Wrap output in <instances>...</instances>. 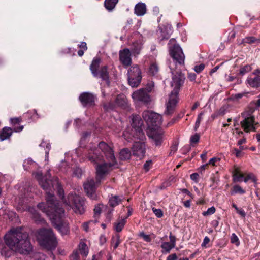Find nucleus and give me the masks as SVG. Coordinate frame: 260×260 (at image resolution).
<instances>
[{"label": "nucleus", "instance_id": "51", "mask_svg": "<svg viewBox=\"0 0 260 260\" xmlns=\"http://www.w3.org/2000/svg\"><path fill=\"white\" fill-rule=\"evenodd\" d=\"M139 236L142 238L144 240L147 242H150L151 241V238L150 235H146L144 232H141L139 234Z\"/></svg>", "mask_w": 260, "mask_h": 260}, {"label": "nucleus", "instance_id": "39", "mask_svg": "<svg viewBox=\"0 0 260 260\" xmlns=\"http://www.w3.org/2000/svg\"><path fill=\"white\" fill-rule=\"evenodd\" d=\"M161 247L162 249L165 250L167 253H169L170 250L174 248L175 247L174 246L173 244H171L168 242H164L162 243Z\"/></svg>", "mask_w": 260, "mask_h": 260}, {"label": "nucleus", "instance_id": "10", "mask_svg": "<svg viewBox=\"0 0 260 260\" xmlns=\"http://www.w3.org/2000/svg\"><path fill=\"white\" fill-rule=\"evenodd\" d=\"M169 53L175 63L179 65L184 64L185 55L182 48L178 44H175L169 47Z\"/></svg>", "mask_w": 260, "mask_h": 260}, {"label": "nucleus", "instance_id": "13", "mask_svg": "<svg viewBox=\"0 0 260 260\" xmlns=\"http://www.w3.org/2000/svg\"><path fill=\"white\" fill-rule=\"evenodd\" d=\"M96 96L88 92L81 93L79 96V100L84 107H91L95 105Z\"/></svg>", "mask_w": 260, "mask_h": 260}, {"label": "nucleus", "instance_id": "38", "mask_svg": "<svg viewBox=\"0 0 260 260\" xmlns=\"http://www.w3.org/2000/svg\"><path fill=\"white\" fill-rule=\"evenodd\" d=\"M80 253L81 254L86 257L88 254V249L85 243H81L80 245Z\"/></svg>", "mask_w": 260, "mask_h": 260}, {"label": "nucleus", "instance_id": "35", "mask_svg": "<svg viewBox=\"0 0 260 260\" xmlns=\"http://www.w3.org/2000/svg\"><path fill=\"white\" fill-rule=\"evenodd\" d=\"M118 0H105L104 6L108 11H112L118 3Z\"/></svg>", "mask_w": 260, "mask_h": 260}, {"label": "nucleus", "instance_id": "42", "mask_svg": "<svg viewBox=\"0 0 260 260\" xmlns=\"http://www.w3.org/2000/svg\"><path fill=\"white\" fill-rule=\"evenodd\" d=\"M245 42L248 44H251L253 43H260V39H257L255 37L250 36L247 37L245 38Z\"/></svg>", "mask_w": 260, "mask_h": 260}, {"label": "nucleus", "instance_id": "54", "mask_svg": "<svg viewBox=\"0 0 260 260\" xmlns=\"http://www.w3.org/2000/svg\"><path fill=\"white\" fill-rule=\"evenodd\" d=\"M190 179L196 183L199 182V174L198 173H192L190 175Z\"/></svg>", "mask_w": 260, "mask_h": 260}, {"label": "nucleus", "instance_id": "1", "mask_svg": "<svg viewBox=\"0 0 260 260\" xmlns=\"http://www.w3.org/2000/svg\"><path fill=\"white\" fill-rule=\"evenodd\" d=\"M37 207L45 213L49 218L52 225L62 235L70 233V226L68 222L63 219L64 210L59 203L54 201V197L48 196L47 204L43 202L38 204Z\"/></svg>", "mask_w": 260, "mask_h": 260}, {"label": "nucleus", "instance_id": "19", "mask_svg": "<svg viewBox=\"0 0 260 260\" xmlns=\"http://www.w3.org/2000/svg\"><path fill=\"white\" fill-rule=\"evenodd\" d=\"M129 135V138L134 142H143L145 139L144 133L141 127L132 128Z\"/></svg>", "mask_w": 260, "mask_h": 260}, {"label": "nucleus", "instance_id": "58", "mask_svg": "<svg viewBox=\"0 0 260 260\" xmlns=\"http://www.w3.org/2000/svg\"><path fill=\"white\" fill-rule=\"evenodd\" d=\"M220 160V158L217 157H213L211 159H210L208 162V165H211L212 166H215V163L219 161Z\"/></svg>", "mask_w": 260, "mask_h": 260}, {"label": "nucleus", "instance_id": "6", "mask_svg": "<svg viewBox=\"0 0 260 260\" xmlns=\"http://www.w3.org/2000/svg\"><path fill=\"white\" fill-rule=\"evenodd\" d=\"M64 203L70 206L77 214L82 215L86 211L85 199L76 194L70 193Z\"/></svg>", "mask_w": 260, "mask_h": 260}, {"label": "nucleus", "instance_id": "14", "mask_svg": "<svg viewBox=\"0 0 260 260\" xmlns=\"http://www.w3.org/2000/svg\"><path fill=\"white\" fill-rule=\"evenodd\" d=\"M253 111L250 110L242 113V117L244 119L241 121V125L246 133H249V127L254 124L255 117L252 115Z\"/></svg>", "mask_w": 260, "mask_h": 260}, {"label": "nucleus", "instance_id": "56", "mask_svg": "<svg viewBox=\"0 0 260 260\" xmlns=\"http://www.w3.org/2000/svg\"><path fill=\"white\" fill-rule=\"evenodd\" d=\"M152 165L151 160L146 161L143 166V168L146 172H148L150 169V166Z\"/></svg>", "mask_w": 260, "mask_h": 260}, {"label": "nucleus", "instance_id": "26", "mask_svg": "<svg viewBox=\"0 0 260 260\" xmlns=\"http://www.w3.org/2000/svg\"><path fill=\"white\" fill-rule=\"evenodd\" d=\"M98 77L101 78L102 80L107 82L109 81V76L107 66L101 67L100 70L98 71Z\"/></svg>", "mask_w": 260, "mask_h": 260}, {"label": "nucleus", "instance_id": "61", "mask_svg": "<svg viewBox=\"0 0 260 260\" xmlns=\"http://www.w3.org/2000/svg\"><path fill=\"white\" fill-rule=\"evenodd\" d=\"M169 239H170V243L171 244H173L174 246H175V242H176V237L175 236L173 235L171 233H170L169 235Z\"/></svg>", "mask_w": 260, "mask_h": 260}, {"label": "nucleus", "instance_id": "55", "mask_svg": "<svg viewBox=\"0 0 260 260\" xmlns=\"http://www.w3.org/2000/svg\"><path fill=\"white\" fill-rule=\"evenodd\" d=\"M232 153L235 154L236 157H240L242 155V152L238 148H234L232 150Z\"/></svg>", "mask_w": 260, "mask_h": 260}, {"label": "nucleus", "instance_id": "62", "mask_svg": "<svg viewBox=\"0 0 260 260\" xmlns=\"http://www.w3.org/2000/svg\"><path fill=\"white\" fill-rule=\"evenodd\" d=\"M33 218L36 221H41L42 218L40 215L36 211L33 213Z\"/></svg>", "mask_w": 260, "mask_h": 260}, {"label": "nucleus", "instance_id": "49", "mask_svg": "<svg viewBox=\"0 0 260 260\" xmlns=\"http://www.w3.org/2000/svg\"><path fill=\"white\" fill-rule=\"evenodd\" d=\"M58 184V194L59 198L64 202L65 199H67L64 198V190L59 185V183H57Z\"/></svg>", "mask_w": 260, "mask_h": 260}, {"label": "nucleus", "instance_id": "22", "mask_svg": "<svg viewBox=\"0 0 260 260\" xmlns=\"http://www.w3.org/2000/svg\"><path fill=\"white\" fill-rule=\"evenodd\" d=\"M149 138H151L154 144L156 146H160L163 141V133L158 131H152L149 135Z\"/></svg>", "mask_w": 260, "mask_h": 260}, {"label": "nucleus", "instance_id": "29", "mask_svg": "<svg viewBox=\"0 0 260 260\" xmlns=\"http://www.w3.org/2000/svg\"><path fill=\"white\" fill-rule=\"evenodd\" d=\"M12 133L13 131L11 128L8 127H4L0 133V140L3 141L9 138Z\"/></svg>", "mask_w": 260, "mask_h": 260}, {"label": "nucleus", "instance_id": "36", "mask_svg": "<svg viewBox=\"0 0 260 260\" xmlns=\"http://www.w3.org/2000/svg\"><path fill=\"white\" fill-rule=\"evenodd\" d=\"M103 108L105 112H110L114 109L115 105L112 102H103L102 104Z\"/></svg>", "mask_w": 260, "mask_h": 260}, {"label": "nucleus", "instance_id": "48", "mask_svg": "<svg viewBox=\"0 0 260 260\" xmlns=\"http://www.w3.org/2000/svg\"><path fill=\"white\" fill-rule=\"evenodd\" d=\"M216 211V209L214 206L209 208L206 211L204 212L202 214L203 216H206L214 214Z\"/></svg>", "mask_w": 260, "mask_h": 260}, {"label": "nucleus", "instance_id": "32", "mask_svg": "<svg viewBox=\"0 0 260 260\" xmlns=\"http://www.w3.org/2000/svg\"><path fill=\"white\" fill-rule=\"evenodd\" d=\"M121 202V199L118 196H112L110 198L108 202L109 206L112 208H114L118 206Z\"/></svg>", "mask_w": 260, "mask_h": 260}, {"label": "nucleus", "instance_id": "43", "mask_svg": "<svg viewBox=\"0 0 260 260\" xmlns=\"http://www.w3.org/2000/svg\"><path fill=\"white\" fill-rule=\"evenodd\" d=\"M251 70V68L249 65H245L241 67L239 70V75L243 76L246 73L250 72Z\"/></svg>", "mask_w": 260, "mask_h": 260}, {"label": "nucleus", "instance_id": "16", "mask_svg": "<svg viewBox=\"0 0 260 260\" xmlns=\"http://www.w3.org/2000/svg\"><path fill=\"white\" fill-rule=\"evenodd\" d=\"M133 155L141 159L146 153L145 144L143 142H135L133 147Z\"/></svg>", "mask_w": 260, "mask_h": 260}, {"label": "nucleus", "instance_id": "40", "mask_svg": "<svg viewBox=\"0 0 260 260\" xmlns=\"http://www.w3.org/2000/svg\"><path fill=\"white\" fill-rule=\"evenodd\" d=\"M183 115L184 113H183L178 114V115L175 117L173 118L169 122H168L167 126H170L172 125L176 122L178 121L180 119H181L183 117Z\"/></svg>", "mask_w": 260, "mask_h": 260}, {"label": "nucleus", "instance_id": "20", "mask_svg": "<svg viewBox=\"0 0 260 260\" xmlns=\"http://www.w3.org/2000/svg\"><path fill=\"white\" fill-rule=\"evenodd\" d=\"M39 184L41 185V187L45 190L48 191V192H46L47 196H46V200H47V198L48 197V196L51 195L54 197V201L55 202H56L57 203H59V202L55 199V197L54 195L52 194L51 193H50V191L51 190L52 188L53 187V181L52 180L47 179L46 177H45L43 180H41V181L39 183ZM45 204H47L46 203H44Z\"/></svg>", "mask_w": 260, "mask_h": 260}, {"label": "nucleus", "instance_id": "25", "mask_svg": "<svg viewBox=\"0 0 260 260\" xmlns=\"http://www.w3.org/2000/svg\"><path fill=\"white\" fill-rule=\"evenodd\" d=\"M147 12V7L145 3L139 2L137 3L134 8V13L138 16L144 15Z\"/></svg>", "mask_w": 260, "mask_h": 260}, {"label": "nucleus", "instance_id": "34", "mask_svg": "<svg viewBox=\"0 0 260 260\" xmlns=\"http://www.w3.org/2000/svg\"><path fill=\"white\" fill-rule=\"evenodd\" d=\"M131 155V152L128 148H124L119 152V158L121 160L129 159Z\"/></svg>", "mask_w": 260, "mask_h": 260}, {"label": "nucleus", "instance_id": "17", "mask_svg": "<svg viewBox=\"0 0 260 260\" xmlns=\"http://www.w3.org/2000/svg\"><path fill=\"white\" fill-rule=\"evenodd\" d=\"M84 188L87 195L92 200H96L98 196L96 193V187L93 180H90L84 184Z\"/></svg>", "mask_w": 260, "mask_h": 260}, {"label": "nucleus", "instance_id": "63", "mask_svg": "<svg viewBox=\"0 0 260 260\" xmlns=\"http://www.w3.org/2000/svg\"><path fill=\"white\" fill-rule=\"evenodd\" d=\"M210 241V240L209 238L207 236H206L204 238V239L203 240V242L201 244L202 247H207L206 245L209 243Z\"/></svg>", "mask_w": 260, "mask_h": 260}, {"label": "nucleus", "instance_id": "60", "mask_svg": "<svg viewBox=\"0 0 260 260\" xmlns=\"http://www.w3.org/2000/svg\"><path fill=\"white\" fill-rule=\"evenodd\" d=\"M74 174L78 178H80L82 176V170L80 168H76L74 171Z\"/></svg>", "mask_w": 260, "mask_h": 260}, {"label": "nucleus", "instance_id": "4", "mask_svg": "<svg viewBox=\"0 0 260 260\" xmlns=\"http://www.w3.org/2000/svg\"><path fill=\"white\" fill-rule=\"evenodd\" d=\"M37 240L42 249L49 251L55 250L58 244L57 238L50 228L40 229L38 233Z\"/></svg>", "mask_w": 260, "mask_h": 260}, {"label": "nucleus", "instance_id": "8", "mask_svg": "<svg viewBox=\"0 0 260 260\" xmlns=\"http://www.w3.org/2000/svg\"><path fill=\"white\" fill-rule=\"evenodd\" d=\"M127 80L128 84L132 87H137L140 84L142 79V71L138 65L131 66L127 73Z\"/></svg>", "mask_w": 260, "mask_h": 260}, {"label": "nucleus", "instance_id": "21", "mask_svg": "<svg viewBox=\"0 0 260 260\" xmlns=\"http://www.w3.org/2000/svg\"><path fill=\"white\" fill-rule=\"evenodd\" d=\"M246 82L251 88L257 89L260 87V77L252 73L247 77Z\"/></svg>", "mask_w": 260, "mask_h": 260}, {"label": "nucleus", "instance_id": "33", "mask_svg": "<svg viewBox=\"0 0 260 260\" xmlns=\"http://www.w3.org/2000/svg\"><path fill=\"white\" fill-rule=\"evenodd\" d=\"M126 222L125 219L118 220L116 222L114 223V229L118 233L120 232L126 224Z\"/></svg>", "mask_w": 260, "mask_h": 260}, {"label": "nucleus", "instance_id": "27", "mask_svg": "<svg viewBox=\"0 0 260 260\" xmlns=\"http://www.w3.org/2000/svg\"><path fill=\"white\" fill-rule=\"evenodd\" d=\"M23 167L25 170L31 171L37 167V164L32 159L28 158L24 161Z\"/></svg>", "mask_w": 260, "mask_h": 260}, {"label": "nucleus", "instance_id": "45", "mask_svg": "<svg viewBox=\"0 0 260 260\" xmlns=\"http://www.w3.org/2000/svg\"><path fill=\"white\" fill-rule=\"evenodd\" d=\"M204 115V112H201L198 116L197 119L196 120L195 125L194 127V131H197L198 128L199 127L201 121L202 119V116Z\"/></svg>", "mask_w": 260, "mask_h": 260}, {"label": "nucleus", "instance_id": "2", "mask_svg": "<svg viewBox=\"0 0 260 260\" xmlns=\"http://www.w3.org/2000/svg\"><path fill=\"white\" fill-rule=\"evenodd\" d=\"M100 147L103 150V154L108 161L96 164V175L100 179H102L108 173L110 168L117 165V162L113 148L110 146L105 142L101 141Z\"/></svg>", "mask_w": 260, "mask_h": 260}, {"label": "nucleus", "instance_id": "7", "mask_svg": "<svg viewBox=\"0 0 260 260\" xmlns=\"http://www.w3.org/2000/svg\"><path fill=\"white\" fill-rule=\"evenodd\" d=\"M169 68L172 73L171 85L174 87V92L178 93L180 87L183 85L185 79V75L180 69H177L174 63H170Z\"/></svg>", "mask_w": 260, "mask_h": 260}, {"label": "nucleus", "instance_id": "53", "mask_svg": "<svg viewBox=\"0 0 260 260\" xmlns=\"http://www.w3.org/2000/svg\"><path fill=\"white\" fill-rule=\"evenodd\" d=\"M205 67V66L204 63H201L199 65L195 66L194 70L196 73H200L204 69Z\"/></svg>", "mask_w": 260, "mask_h": 260}, {"label": "nucleus", "instance_id": "30", "mask_svg": "<svg viewBox=\"0 0 260 260\" xmlns=\"http://www.w3.org/2000/svg\"><path fill=\"white\" fill-rule=\"evenodd\" d=\"M230 193L231 195L240 194L242 195L246 193V190L240 185L235 184L231 188Z\"/></svg>", "mask_w": 260, "mask_h": 260}, {"label": "nucleus", "instance_id": "52", "mask_svg": "<svg viewBox=\"0 0 260 260\" xmlns=\"http://www.w3.org/2000/svg\"><path fill=\"white\" fill-rule=\"evenodd\" d=\"M34 175H35V178L38 181L39 183H40L41 180H43L45 178V177L43 176L42 173L40 171L34 173Z\"/></svg>", "mask_w": 260, "mask_h": 260}, {"label": "nucleus", "instance_id": "31", "mask_svg": "<svg viewBox=\"0 0 260 260\" xmlns=\"http://www.w3.org/2000/svg\"><path fill=\"white\" fill-rule=\"evenodd\" d=\"M115 104L122 108H125L127 105L126 99L123 95H118L115 99Z\"/></svg>", "mask_w": 260, "mask_h": 260}, {"label": "nucleus", "instance_id": "59", "mask_svg": "<svg viewBox=\"0 0 260 260\" xmlns=\"http://www.w3.org/2000/svg\"><path fill=\"white\" fill-rule=\"evenodd\" d=\"M190 146L188 145H185L181 149L183 154H187L190 150Z\"/></svg>", "mask_w": 260, "mask_h": 260}, {"label": "nucleus", "instance_id": "15", "mask_svg": "<svg viewBox=\"0 0 260 260\" xmlns=\"http://www.w3.org/2000/svg\"><path fill=\"white\" fill-rule=\"evenodd\" d=\"M178 93H174L173 90L170 95L169 101L167 104L166 110L165 112L167 115H171L174 111L176 104L178 102L177 95Z\"/></svg>", "mask_w": 260, "mask_h": 260}, {"label": "nucleus", "instance_id": "41", "mask_svg": "<svg viewBox=\"0 0 260 260\" xmlns=\"http://www.w3.org/2000/svg\"><path fill=\"white\" fill-rule=\"evenodd\" d=\"M120 243V236L117 234L116 238L113 237L111 239V245L113 246L114 249H116L119 246Z\"/></svg>", "mask_w": 260, "mask_h": 260}, {"label": "nucleus", "instance_id": "37", "mask_svg": "<svg viewBox=\"0 0 260 260\" xmlns=\"http://www.w3.org/2000/svg\"><path fill=\"white\" fill-rule=\"evenodd\" d=\"M159 71V67L156 63H152L149 67L148 73L152 76H156Z\"/></svg>", "mask_w": 260, "mask_h": 260}, {"label": "nucleus", "instance_id": "46", "mask_svg": "<svg viewBox=\"0 0 260 260\" xmlns=\"http://www.w3.org/2000/svg\"><path fill=\"white\" fill-rule=\"evenodd\" d=\"M141 50V46L139 44H136L133 45V47L132 49V52L135 55H138L139 54H140Z\"/></svg>", "mask_w": 260, "mask_h": 260}, {"label": "nucleus", "instance_id": "24", "mask_svg": "<svg viewBox=\"0 0 260 260\" xmlns=\"http://www.w3.org/2000/svg\"><path fill=\"white\" fill-rule=\"evenodd\" d=\"M244 175L241 171L239 168L236 166L234 167V170L232 171V181L234 183L241 182L244 178Z\"/></svg>", "mask_w": 260, "mask_h": 260}, {"label": "nucleus", "instance_id": "28", "mask_svg": "<svg viewBox=\"0 0 260 260\" xmlns=\"http://www.w3.org/2000/svg\"><path fill=\"white\" fill-rule=\"evenodd\" d=\"M143 121L140 116L138 115H133L132 118V128H137V127H141L143 125Z\"/></svg>", "mask_w": 260, "mask_h": 260}, {"label": "nucleus", "instance_id": "23", "mask_svg": "<svg viewBox=\"0 0 260 260\" xmlns=\"http://www.w3.org/2000/svg\"><path fill=\"white\" fill-rule=\"evenodd\" d=\"M101 62V59L100 57H95L93 58L91 64L90 65V70L92 75L97 78L98 77V70Z\"/></svg>", "mask_w": 260, "mask_h": 260}, {"label": "nucleus", "instance_id": "18", "mask_svg": "<svg viewBox=\"0 0 260 260\" xmlns=\"http://www.w3.org/2000/svg\"><path fill=\"white\" fill-rule=\"evenodd\" d=\"M119 60L123 66L127 67L132 63L131 53L128 48H124L119 51Z\"/></svg>", "mask_w": 260, "mask_h": 260}, {"label": "nucleus", "instance_id": "50", "mask_svg": "<svg viewBox=\"0 0 260 260\" xmlns=\"http://www.w3.org/2000/svg\"><path fill=\"white\" fill-rule=\"evenodd\" d=\"M152 211L157 217L161 218L163 216V211L161 209L153 207L152 208Z\"/></svg>", "mask_w": 260, "mask_h": 260}, {"label": "nucleus", "instance_id": "5", "mask_svg": "<svg viewBox=\"0 0 260 260\" xmlns=\"http://www.w3.org/2000/svg\"><path fill=\"white\" fill-rule=\"evenodd\" d=\"M33 247L27 232H22L21 227H17V253L28 255L32 251Z\"/></svg>", "mask_w": 260, "mask_h": 260}, {"label": "nucleus", "instance_id": "11", "mask_svg": "<svg viewBox=\"0 0 260 260\" xmlns=\"http://www.w3.org/2000/svg\"><path fill=\"white\" fill-rule=\"evenodd\" d=\"M142 116L144 120L149 126H158L162 122V117L160 115L151 111H145Z\"/></svg>", "mask_w": 260, "mask_h": 260}, {"label": "nucleus", "instance_id": "57", "mask_svg": "<svg viewBox=\"0 0 260 260\" xmlns=\"http://www.w3.org/2000/svg\"><path fill=\"white\" fill-rule=\"evenodd\" d=\"M178 149V144H173L170 148V155L172 154H174Z\"/></svg>", "mask_w": 260, "mask_h": 260}, {"label": "nucleus", "instance_id": "64", "mask_svg": "<svg viewBox=\"0 0 260 260\" xmlns=\"http://www.w3.org/2000/svg\"><path fill=\"white\" fill-rule=\"evenodd\" d=\"M177 256L176 253H173L172 254L169 255L167 257V260H177Z\"/></svg>", "mask_w": 260, "mask_h": 260}, {"label": "nucleus", "instance_id": "3", "mask_svg": "<svg viewBox=\"0 0 260 260\" xmlns=\"http://www.w3.org/2000/svg\"><path fill=\"white\" fill-rule=\"evenodd\" d=\"M4 238V243L0 239V252L3 256L9 258L16 252V228H11Z\"/></svg>", "mask_w": 260, "mask_h": 260}, {"label": "nucleus", "instance_id": "12", "mask_svg": "<svg viewBox=\"0 0 260 260\" xmlns=\"http://www.w3.org/2000/svg\"><path fill=\"white\" fill-rule=\"evenodd\" d=\"M100 142L97 147L90 148L86 154L88 159L94 164H98L101 162L104 161V156L102 154L103 150L100 147Z\"/></svg>", "mask_w": 260, "mask_h": 260}, {"label": "nucleus", "instance_id": "9", "mask_svg": "<svg viewBox=\"0 0 260 260\" xmlns=\"http://www.w3.org/2000/svg\"><path fill=\"white\" fill-rule=\"evenodd\" d=\"M153 87V84H151L148 85L145 88L137 90L133 93L132 98L135 101L141 102L145 104H148L151 101V98L149 93L152 91Z\"/></svg>", "mask_w": 260, "mask_h": 260}, {"label": "nucleus", "instance_id": "47", "mask_svg": "<svg viewBox=\"0 0 260 260\" xmlns=\"http://www.w3.org/2000/svg\"><path fill=\"white\" fill-rule=\"evenodd\" d=\"M231 242L233 244H235L237 246H238L240 244L239 238L235 233H233L232 234L231 237Z\"/></svg>", "mask_w": 260, "mask_h": 260}, {"label": "nucleus", "instance_id": "44", "mask_svg": "<svg viewBox=\"0 0 260 260\" xmlns=\"http://www.w3.org/2000/svg\"><path fill=\"white\" fill-rule=\"evenodd\" d=\"M200 135L198 133H196L194 135L191 136L190 138V142L191 144H197L200 140Z\"/></svg>", "mask_w": 260, "mask_h": 260}]
</instances>
